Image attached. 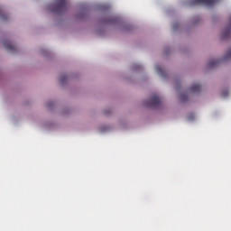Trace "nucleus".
Here are the masks:
<instances>
[{
    "label": "nucleus",
    "instance_id": "obj_7",
    "mask_svg": "<svg viewBox=\"0 0 231 231\" xmlns=\"http://www.w3.org/2000/svg\"><path fill=\"white\" fill-rule=\"evenodd\" d=\"M230 58H231V48L226 51L225 59H230Z\"/></svg>",
    "mask_w": 231,
    "mask_h": 231
},
{
    "label": "nucleus",
    "instance_id": "obj_4",
    "mask_svg": "<svg viewBox=\"0 0 231 231\" xmlns=\"http://www.w3.org/2000/svg\"><path fill=\"white\" fill-rule=\"evenodd\" d=\"M4 46H5V50H8L9 51H11V53H14L15 45H14V43H12L10 41H5Z\"/></svg>",
    "mask_w": 231,
    "mask_h": 231
},
{
    "label": "nucleus",
    "instance_id": "obj_2",
    "mask_svg": "<svg viewBox=\"0 0 231 231\" xmlns=\"http://www.w3.org/2000/svg\"><path fill=\"white\" fill-rule=\"evenodd\" d=\"M144 106L147 107H158L162 106V99L156 94H153L148 101H145Z\"/></svg>",
    "mask_w": 231,
    "mask_h": 231
},
{
    "label": "nucleus",
    "instance_id": "obj_1",
    "mask_svg": "<svg viewBox=\"0 0 231 231\" xmlns=\"http://www.w3.org/2000/svg\"><path fill=\"white\" fill-rule=\"evenodd\" d=\"M50 10L52 14H63L68 10V1L66 0H56L50 5Z\"/></svg>",
    "mask_w": 231,
    "mask_h": 231
},
{
    "label": "nucleus",
    "instance_id": "obj_11",
    "mask_svg": "<svg viewBox=\"0 0 231 231\" xmlns=\"http://www.w3.org/2000/svg\"><path fill=\"white\" fill-rule=\"evenodd\" d=\"M222 97H228V90H223Z\"/></svg>",
    "mask_w": 231,
    "mask_h": 231
},
{
    "label": "nucleus",
    "instance_id": "obj_9",
    "mask_svg": "<svg viewBox=\"0 0 231 231\" xmlns=\"http://www.w3.org/2000/svg\"><path fill=\"white\" fill-rule=\"evenodd\" d=\"M180 100H182V102H185V100H187V96L185 94H181Z\"/></svg>",
    "mask_w": 231,
    "mask_h": 231
},
{
    "label": "nucleus",
    "instance_id": "obj_6",
    "mask_svg": "<svg viewBox=\"0 0 231 231\" xmlns=\"http://www.w3.org/2000/svg\"><path fill=\"white\" fill-rule=\"evenodd\" d=\"M156 71L159 72L162 77H165V72L163 71V69H162V67L156 66Z\"/></svg>",
    "mask_w": 231,
    "mask_h": 231
},
{
    "label": "nucleus",
    "instance_id": "obj_12",
    "mask_svg": "<svg viewBox=\"0 0 231 231\" xmlns=\"http://www.w3.org/2000/svg\"><path fill=\"white\" fill-rule=\"evenodd\" d=\"M111 23H116V18H113V19L111 20Z\"/></svg>",
    "mask_w": 231,
    "mask_h": 231
},
{
    "label": "nucleus",
    "instance_id": "obj_8",
    "mask_svg": "<svg viewBox=\"0 0 231 231\" xmlns=\"http://www.w3.org/2000/svg\"><path fill=\"white\" fill-rule=\"evenodd\" d=\"M217 64V61H216V60H212L209 61V66H210V68H212V66H216Z\"/></svg>",
    "mask_w": 231,
    "mask_h": 231
},
{
    "label": "nucleus",
    "instance_id": "obj_10",
    "mask_svg": "<svg viewBox=\"0 0 231 231\" xmlns=\"http://www.w3.org/2000/svg\"><path fill=\"white\" fill-rule=\"evenodd\" d=\"M67 77L66 76H61L60 77V83L64 84V81L66 80Z\"/></svg>",
    "mask_w": 231,
    "mask_h": 231
},
{
    "label": "nucleus",
    "instance_id": "obj_3",
    "mask_svg": "<svg viewBox=\"0 0 231 231\" xmlns=\"http://www.w3.org/2000/svg\"><path fill=\"white\" fill-rule=\"evenodd\" d=\"M219 0H190V5L192 6L196 5H202L203 6H214Z\"/></svg>",
    "mask_w": 231,
    "mask_h": 231
},
{
    "label": "nucleus",
    "instance_id": "obj_5",
    "mask_svg": "<svg viewBox=\"0 0 231 231\" xmlns=\"http://www.w3.org/2000/svg\"><path fill=\"white\" fill-rule=\"evenodd\" d=\"M189 91L191 93H194V95H196V93H199V91H201V85H199V84H193L190 87Z\"/></svg>",
    "mask_w": 231,
    "mask_h": 231
}]
</instances>
